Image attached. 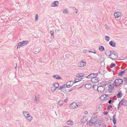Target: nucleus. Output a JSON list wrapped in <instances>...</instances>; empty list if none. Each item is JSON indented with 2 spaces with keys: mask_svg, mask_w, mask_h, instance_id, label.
<instances>
[{
  "mask_svg": "<svg viewBox=\"0 0 127 127\" xmlns=\"http://www.w3.org/2000/svg\"><path fill=\"white\" fill-rule=\"evenodd\" d=\"M123 83V80L121 79H116L113 83H111L112 86L111 87L118 86L121 84Z\"/></svg>",
  "mask_w": 127,
  "mask_h": 127,
  "instance_id": "obj_1",
  "label": "nucleus"
},
{
  "mask_svg": "<svg viewBox=\"0 0 127 127\" xmlns=\"http://www.w3.org/2000/svg\"><path fill=\"white\" fill-rule=\"evenodd\" d=\"M101 84L102 85L99 87H104L103 86H104L105 87H112L111 86V83L108 82L104 81L102 82L101 83Z\"/></svg>",
  "mask_w": 127,
  "mask_h": 127,
  "instance_id": "obj_2",
  "label": "nucleus"
},
{
  "mask_svg": "<svg viewBox=\"0 0 127 127\" xmlns=\"http://www.w3.org/2000/svg\"><path fill=\"white\" fill-rule=\"evenodd\" d=\"M103 120H100L98 121L95 122V127H99L101 124L103 123Z\"/></svg>",
  "mask_w": 127,
  "mask_h": 127,
  "instance_id": "obj_3",
  "label": "nucleus"
},
{
  "mask_svg": "<svg viewBox=\"0 0 127 127\" xmlns=\"http://www.w3.org/2000/svg\"><path fill=\"white\" fill-rule=\"evenodd\" d=\"M92 82L94 83H96L98 81V78L96 77V74L95 75L94 77L91 79Z\"/></svg>",
  "mask_w": 127,
  "mask_h": 127,
  "instance_id": "obj_4",
  "label": "nucleus"
},
{
  "mask_svg": "<svg viewBox=\"0 0 127 127\" xmlns=\"http://www.w3.org/2000/svg\"><path fill=\"white\" fill-rule=\"evenodd\" d=\"M74 83V82L72 81L67 82L66 84V87H70L72 86Z\"/></svg>",
  "mask_w": 127,
  "mask_h": 127,
  "instance_id": "obj_5",
  "label": "nucleus"
},
{
  "mask_svg": "<svg viewBox=\"0 0 127 127\" xmlns=\"http://www.w3.org/2000/svg\"><path fill=\"white\" fill-rule=\"evenodd\" d=\"M59 4V2L58 1H56L52 3L51 4V6L53 7H57Z\"/></svg>",
  "mask_w": 127,
  "mask_h": 127,
  "instance_id": "obj_6",
  "label": "nucleus"
},
{
  "mask_svg": "<svg viewBox=\"0 0 127 127\" xmlns=\"http://www.w3.org/2000/svg\"><path fill=\"white\" fill-rule=\"evenodd\" d=\"M122 14L121 12H116L114 13V15L115 18H118Z\"/></svg>",
  "mask_w": 127,
  "mask_h": 127,
  "instance_id": "obj_7",
  "label": "nucleus"
},
{
  "mask_svg": "<svg viewBox=\"0 0 127 127\" xmlns=\"http://www.w3.org/2000/svg\"><path fill=\"white\" fill-rule=\"evenodd\" d=\"M76 103L75 102H73L71 103L69 106L70 108L71 109H74L77 107L76 105Z\"/></svg>",
  "mask_w": 127,
  "mask_h": 127,
  "instance_id": "obj_8",
  "label": "nucleus"
},
{
  "mask_svg": "<svg viewBox=\"0 0 127 127\" xmlns=\"http://www.w3.org/2000/svg\"><path fill=\"white\" fill-rule=\"evenodd\" d=\"M86 64V63L81 61V62H79L78 64V66L79 67H82L84 66Z\"/></svg>",
  "mask_w": 127,
  "mask_h": 127,
  "instance_id": "obj_9",
  "label": "nucleus"
},
{
  "mask_svg": "<svg viewBox=\"0 0 127 127\" xmlns=\"http://www.w3.org/2000/svg\"><path fill=\"white\" fill-rule=\"evenodd\" d=\"M95 121H89L86 123V124L88 125L90 127H92L95 124Z\"/></svg>",
  "mask_w": 127,
  "mask_h": 127,
  "instance_id": "obj_10",
  "label": "nucleus"
},
{
  "mask_svg": "<svg viewBox=\"0 0 127 127\" xmlns=\"http://www.w3.org/2000/svg\"><path fill=\"white\" fill-rule=\"evenodd\" d=\"M120 102L121 103V105L127 106V100L124 101L123 99H122L121 100Z\"/></svg>",
  "mask_w": 127,
  "mask_h": 127,
  "instance_id": "obj_11",
  "label": "nucleus"
},
{
  "mask_svg": "<svg viewBox=\"0 0 127 127\" xmlns=\"http://www.w3.org/2000/svg\"><path fill=\"white\" fill-rule=\"evenodd\" d=\"M127 72V69H126L124 70H123V71H121L119 72L118 73V76H122L123 74L125 73H126Z\"/></svg>",
  "mask_w": 127,
  "mask_h": 127,
  "instance_id": "obj_12",
  "label": "nucleus"
},
{
  "mask_svg": "<svg viewBox=\"0 0 127 127\" xmlns=\"http://www.w3.org/2000/svg\"><path fill=\"white\" fill-rule=\"evenodd\" d=\"M109 44L111 46L114 47L116 46V43L114 41H111L109 42Z\"/></svg>",
  "mask_w": 127,
  "mask_h": 127,
  "instance_id": "obj_13",
  "label": "nucleus"
},
{
  "mask_svg": "<svg viewBox=\"0 0 127 127\" xmlns=\"http://www.w3.org/2000/svg\"><path fill=\"white\" fill-rule=\"evenodd\" d=\"M88 120V118L86 116H84L82 118L81 120V122L82 123H84L86 122Z\"/></svg>",
  "mask_w": 127,
  "mask_h": 127,
  "instance_id": "obj_14",
  "label": "nucleus"
},
{
  "mask_svg": "<svg viewBox=\"0 0 127 127\" xmlns=\"http://www.w3.org/2000/svg\"><path fill=\"white\" fill-rule=\"evenodd\" d=\"M96 74H95L92 73L89 74V75L86 76V77L89 79L91 78L92 79L95 76V75Z\"/></svg>",
  "mask_w": 127,
  "mask_h": 127,
  "instance_id": "obj_15",
  "label": "nucleus"
},
{
  "mask_svg": "<svg viewBox=\"0 0 127 127\" xmlns=\"http://www.w3.org/2000/svg\"><path fill=\"white\" fill-rule=\"evenodd\" d=\"M122 94L121 93V91H118V93L117 94V96L118 98H119L122 96Z\"/></svg>",
  "mask_w": 127,
  "mask_h": 127,
  "instance_id": "obj_16",
  "label": "nucleus"
},
{
  "mask_svg": "<svg viewBox=\"0 0 127 127\" xmlns=\"http://www.w3.org/2000/svg\"><path fill=\"white\" fill-rule=\"evenodd\" d=\"M26 119L29 122L31 121L32 118V117L31 115L25 116Z\"/></svg>",
  "mask_w": 127,
  "mask_h": 127,
  "instance_id": "obj_17",
  "label": "nucleus"
},
{
  "mask_svg": "<svg viewBox=\"0 0 127 127\" xmlns=\"http://www.w3.org/2000/svg\"><path fill=\"white\" fill-rule=\"evenodd\" d=\"M113 122L114 125H115L116 123V115L114 114L113 115L112 118Z\"/></svg>",
  "mask_w": 127,
  "mask_h": 127,
  "instance_id": "obj_18",
  "label": "nucleus"
},
{
  "mask_svg": "<svg viewBox=\"0 0 127 127\" xmlns=\"http://www.w3.org/2000/svg\"><path fill=\"white\" fill-rule=\"evenodd\" d=\"M52 77L57 79H59L61 78V77L57 75H53Z\"/></svg>",
  "mask_w": 127,
  "mask_h": 127,
  "instance_id": "obj_19",
  "label": "nucleus"
},
{
  "mask_svg": "<svg viewBox=\"0 0 127 127\" xmlns=\"http://www.w3.org/2000/svg\"><path fill=\"white\" fill-rule=\"evenodd\" d=\"M21 42L22 44V46H23L29 43V42L28 41H23L22 42Z\"/></svg>",
  "mask_w": 127,
  "mask_h": 127,
  "instance_id": "obj_20",
  "label": "nucleus"
},
{
  "mask_svg": "<svg viewBox=\"0 0 127 127\" xmlns=\"http://www.w3.org/2000/svg\"><path fill=\"white\" fill-rule=\"evenodd\" d=\"M115 56L114 57V58H112L111 57H110L109 58L113 60H114L115 59H116L118 57V54L116 52V53H115L114 54Z\"/></svg>",
  "mask_w": 127,
  "mask_h": 127,
  "instance_id": "obj_21",
  "label": "nucleus"
},
{
  "mask_svg": "<svg viewBox=\"0 0 127 127\" xmlns=\"http://www.w3.org/2000/svg\"><path fill=\"white\" fill-rule=\"evenodd\" d=\"M105 88H99L98 90V92L100 93H102L104 91V90L105 89Z\"/></svg>",
  "mask_w": 127,
  "mask_h": 127,
  "instance_id": "obj_22",
  "label": "nucleus"
},
{
  "mask_svg": "<svg viewBox=\"0 0 127 127\" xmlns=\"http://www.w3.org/2000/svg\"><path fill=\"white\" fill-rule=\"evenodd\" d=\"M114 89H115V88H108V89L105 88V89L106 90H107L109 93H110L111 92L112 90Z\"/></svg>",
  "mask_w": 127,
  "mask_h": 127,
  "instance_id": "obj_23",
  "label": "nucleus"
},
{
  "mask_svg": "<svg viewBox=\"0 0 127 127\" xmlns=\"http://www.w3.org/2000/svg\"><path fill=\"white\" fill-rule=\"evenodd\" d=\"M67 124L68 125H73V122L71 120H69L67 122Z\"/></svg>",
  "mask_w": 127,
  "mask_h": 127,
  "instance_id": "obj_24",
  "label": "nucleus"
},
{
  "mask_svg": "<svg viewBox=\"0 0 127 127\" xmlns=\"http://www.w3.org/2000/svg\"><path fill=\"white\" fill-rule=\"evenodd\" d=\"M58 90H61V91L66 92V88H58Z\"/></svg>",
  "mask_w": 127,
  "mask_h": 127,
  "instance_id": "obj_25",
  "label": "nucleus"
},
{
  "mask_svg": "<svg viewBox=\"0 0 127 127\" xmlns=\"http://www.w3.org/2000/svg\"><path fill=\"white\" fill-rule=\"evenodd\" d=\"M99 49L101 51H102L104 50L105 49L102 46H100L99 47Z\"/></svg>",
  "mask_w": 127,
  "mask_h": 127,
  "instance_id": "obj_26",
  "label": "nucleus"
},
{
  "mask_svg": "<svg viewBox=\"0 0 127 127\" xmlns=\"http://www.w3.org/2000/svg\"><path fill=\"white\" fill-rule=\"evenodd\" d=\"M82 79V78H81L80 79L76 78L74 80V83L78 82L81 80Z\"/></svg>",
  "mask_w": 127,
  "mask_h": 127,
  "instance_id": "obj_27",
  "label": "nucleus"
},
{
  "mask_svg": "<svg viewBox=\"0 0 127 127\" xmlns=\"http://www.w3.org/2000/svg\"><path fill=\"white\" fill-rule=\"evenodd\" d=\"M91 87L92 85L89 83L86 84L84 86L85 87Z\"/></svg>",
  "mask_w": 127,
  "mask_h": 127,
  "instance_id": "obj_28",
  "label": "nucleus"
},
{
  "mask_svg": "<svg viewBox=\"0 0 127 127\" xmlns=\"http://www.w3.org/2000/svg\"><path fill=\"white\" fill-rule=\"evenodd\" d=\"M50 33L51 34V37L52 38H54V30H53V31H51Z\"/></svg>",
  "mask_w": 127,
  "mask_h": 127,
  "instance_id": "obj_29",
  "label": "nucleus"
},
{
  "mask_svg": "<svg viewBox=\"0 0 127 127\" xmlns=\"http://www.w3.org/2000/svg\"><path fill=\"white\" fill-rule=\"evenodd\" d=\"M53 86L54 87H59V85L57 83H55L53 85Z\"/></svg>",
  "mask_w": 127,
  "mask_h": 127,
  "instance_id": "obj_30",
  "label": "nucleus"
},
{
  "mask_svg": "<svg viewBox=\"0 0 127 127\" xmlns=\"http://www.w3.org/2000/svg\"><path fill=\"white\" fill-rule=\"evenodd\" d=\"M110 99L111 100H109L108 101V102L109 104H111L114 102V99L113 98H110Z\"/></svg>",
  "mask_w": 127,
  "mask_h": 127,
  "instance_id": "obj_31",
  "label": "nucleus"
},
{
  "mask_svg": "<svg viewBox=\"0 0 127 127\" xmlns=\"http://www.w3.org/2000/svg\"><path fill=\"white\" fill-rule=\"evenodd\" d=\"M63 100H60L58 101V104L59 105L61 106L63 104Z\"/></svg>",
  "mask_w": 127,
  "mask_h": 127,
  "instance_id": "obj_32",
  "label": "nucleus"
},
{
  "mask_svg": "<svg viewBox=\"0 0 127 127\" xmlns=\"http://www.w3.org/2000/svg\"><path fill=\"white\" fill-rule=\"evenodd\" d=\"M22 45V44H21V42H19L18 43V45L17 47V49H18V48H20L21 47L23 46Z\"/></svg>",
  "mask_w": 127,
  "mask_h": 127,
  "instance_id": "obj_33",
  "label": "nucleus"
},
{
  "mask_svg": "<svg viewBox=\"0 0 127 127\" xmlns=\"http://www.w3.org/2000/svg\"><path fill=\"white\" fill-rule=\"evenodd\" d=\"M110 54H109V56H110L112 54H114L115 53H116V52L114 51H110Z\"/></svg>",
  "mask_w": 127,
  "mask_h": 127,
  "instance_id": "obj_34",
  "label": "nucleus"
},
{
  "mask_svg": "<svg viewBox=\"0 0 127 127\" xmlns=\"http://www.w3.org/2000/svg\"><path fill=\"white\" fill-rule=\"evenodd\" d=\"M105 39L107 41H108L110 39V37H109L107 36H106L105 37Z\"/></svg>",
  "mask_w": 127,
  "mask_h": 127,
  "instance_id": "obj_35",
  "label": "nucleus"
},
{
  "mask_svg": "<svg viewBox=\"0 0 127 127\" xmlns=\"http://www.w3.org/2000/svg\"><path fill=\"white\" fill-rule=\"evenodd\" d=\"M109 53H110V51H105V53L106 55L108 56L109 57H110V56H109Z\"/></svg>",
  "mask_w": 127,
  "mask_h": 127,
  "instance_id": "obj_36",
  "label": "nucleus"
},
{
  "mask_svg": "<svg viewBox=\"0 0 127 127\" xmlns=\"http://www.w3.org/2000/svg\"><path fill=\"white\" fill-rule=\"evenodd\" d=\"M116 66V64H115L113 63H112L110 65V67L111 68H112L113 67H115Z\"/></svg>",
  "mask_w": 127,
  "mask_h": 127,
  "instance_id": "obj_37",
  "label": "nucleus"
},
{
  "mask_svg": "<svg viewBox=\"0 0 127 127\" xmlns=\"http://www.w3.org/2000/svg\"><path fill=\"white\" fill-rule=\"evenodd\" d=\"M97 117V116L95 115H94L92 116L91 117V119H92V120H94V119L95 118H96Z\"/></svg>",
  "mask_w": 127,
  "mask_h": 127,
  "instance_id": "obj_38",
  "label": "nucleus"
},
{
  "mask_svg": "<svg viewBox=\"0 0 127 127\" xmlns=\"http://www.w3.org/2000/svg\"><path fill=\"white\" fill-rule=\"evenodd\" d=\"M68 11L67 9H65L63 11V13H64L67 14L68 13Z\"/></svg>",
  "mask_w": 127,
  "mask_h": 127,
  "instance_id": "obj_39",
  "label": "nucleus"
},
{
  "mask_svg": "<svg viewBox=\"0 0 127 127\" xmlns=\"http://www.w3.org/2000/svg\"><path fill=\"white\" fill-rule=\"evenodd\" d=\"M112 106L111 105H109L107 106V109L108 110H110V108H112Z\"/></svg>",
  "mask_w": 127,
  "mask_h": 127,
  "instance_id": "obj_40",
  "label": "nucleus"
},
{
  "mask_svg": "<svg viewBox=\"0 0 127 127\" xmlns=\"http://www.w3.org/2000/svg\"><path fill=\"white\" fill-rule=\"evenodd\" d=\"M104 97V95H102L99 98L101 100H104V99H103Z\"/></svg>",
  "mask_w": 127,
  "mask_h": 127,
  "instance_id": "obj_41",
  "label": "nucleus"
},
{
  "mask_svg": "<svg viewBox=\"0 0 127 127\" xmlns=\"http://www.w3.org/2000/svg\"><path fill=\"white\" fill-rule=\"evenodd\" d=\"M58 88H51V90L52 92H54L55 90Z\"/></svg>",
  "mask_w": 127,
  "mask_h": 127,
  "instance_id": "obj_42",
  "label": "nucleus"
},
{
  "mask_svg": "<svg viewBox=\"0 0 127 127\" xmlns=\"http://www.w3.org/2000/svg\"><path fill=\"white\" fill-rule=\"evenodd\" d=\"M38 16L37 14H36L35 16V21H37L38 20Z\"/></svg>",
  "mask_w": 127,
  "mask_h": 127,
  "instance_id": "obj_43",
  "label": "nucleus"
},
{
  "mask_svg": "<svg viewBox=\"0 0 127 127\" xmlns=\"http://www.w3.org/2000/svg\"><path fill=\"white\" fill-rule=\"evenodd\" d=\"M103 113L104 115H106L108 114V112L107 111H104L103 112Z\"/></svg>",
  "mask_w": 127,
  "mask_h": 127,
  "instance_id": "obj_44",
  "label": "nucleus"
},
{
  "mask_svg": "<svg viewBox=\"0 0 127 127\" xmlns=\"http://www.w3.org/2000/svg\"><path fill=\"white\" fill-rule=\"evenodd\" d=\"M121 103L120 102V101L119 102V104L118 105V108H117L118 110H119V109L120 107H121V106L120 105Z\"/></svg>",
  "mask_w": 127,
  "mask_h": 127,
  "instance_id": "obj_45",
  "label": "nucleus"
},
{
  "mask_svg": "<svg viewBox=\"0 0 127 127\" xmlns=\"http://www.w3.org/2000/svg\"><path fill=\"white\" fill-rule=\"evenodd\" d=\"M124 81L127 84V78H126L125 77H124Z\"/></svg>",
  "mask_w": 127,
  "mask_h": 127,
  "instance_id": "obj_46",
  "label": "nucleus"
},
{
  "mask_svg": "<svg viewBox=\"0 0 127 127\" xmlns=\"http://www.w3.org/2000/svg\"><path fill=\"white\" fill-rule=\"evenodd\" d=\"M109 97H104L103 99L105 100H107L109 99Z\"/></svg>",
  "mask_w": 127,
  "mask_h": 127,
  "instance_id": "obj_47",
  "label": "nucleus"
},
{
  "mask_svg": "<svg viewBox=\"0 0 127 127\" xmlns=\"http://www.w3.org/2000/svg\"><path fill=\"white\" fill-rule=\"evenodd\" d=\"M77 105H76V107H78L80 106L81 105V103H80L78 102L77 103H76Z\"/></svg>",
  "mask_w": 127,
  "mask_h": 127,
  "instance_id": "obj_48",
  "label": "nucleus"
},
{
  "mask_svg": "<svg viewBox=\"0 0 127 127\" xmlns=\"http://www.w3.org/2000/svg\"><path fill=\"white\" fill-rule=\"evenodd\" d=\"M35 99L36 101H38L39 100L38 97L35 96Z\"/></svg>",
  "mask_w": 127,
  "mask_h": 127,
  "instance_id": "obj_49",
  "label": "nucleus"
},
{
  "mask_svg": "<svg viewBox=\"0 0 127 127\" xmlns=\"http://www.w3.org/2000/svg\"><path fill=\"white\" fill-rule=\"evenodd\" d=\"M76 76L77 77H81V76L80 74V73L79 74H77Z\"/></svg>",
  "mask_w": 127,
  "mask_h": 127,
  "instance_id": "obj_50",
  "label": "nucleus"
},
{
  "mask_svg": "<svg viewBox=\"0 0 127 127\" xmlns=\"http://www.w3.org/2000/svg\"><path fill=\"white\" fill-rule=\"evenodd\" d=\"M66 84H64L60 87H66Z\"/></svg>",
  "mask_w": 127,
  "mask_h": 127,
  "instance_id": "obj_51",
  "label": "nucleus"
},
{
  "mask_svg": "<svg viewBox=\"0 0 127 127\" xmlns=\"http://www.w3.org/2000/svg\"><path fill=\"white\" fill-rule=\"evenodd\" d=\"M73 9H75V13H77V9H76V8H75L74 7H72Z\"/></svg>",
  "mask_w": 127,
  "mask_h": 127,
  "instance_id": "obj_52",
  "label": "nucleus"
},
{
  "mask_svg": "<svg viewBox=\"0 0 127 127\" xmlns=\"http://www.w3.org/2000/svg\"><path fill=\"white\" fill-rule=\"evenodd\" d=\"M23 113L24 114V116H26L25 115V114H26L27 113H28V112L26 111H23Z\"/></svg>",
  "mask_w": 127,
  "mask_h": 127,
  "instance_id": "obj_53",
  "label": "nucleus"
},
{
  "mask_svg": "<svg viewBox=\"0 0 127 127\" xmlns=\"http://www.w3.org/2000/svg\"><path fill=\"white\" fill-rule=\"evenodd\" d=\"M104 95V96L106 97H109V95L108 94H105V95Z\"/></svg>",
  "mask_w": 127,
  "mask_h": 127,
  "instance_id": "obj_54",
  "label": "nucleus"
},
{
  "mask_svg": "<svg viewBox=\"0 0 127 127\" xmlns=\"http://www.w3.org/2000/svg\"><path fill=\"white\" fill-rule=\"evenodd\" d=\"M80 74L81 77H83L84 75V74L82 73H80Z\"/></svg>",
  "mask_w": 127,
  "mask_h": 127,
  "instance_id": "obj_55",
  "label": "nucleus"
},
{
  "mask_svg": "<svg viewBox=\"0 0 127 127\" xmlns=\"http://www.w3.org/2000/svg\"><path fill=\"white\" fill-rule=\"evenodd\" d=\"M94 90H97L98 91V90L99 89V88H93Z\"/></svg>",
  "mask_w": 127,
  "mask_h": 127,
  "instance_id": "obj_56",
  "label": "nucleus"
},
{
  "mask_svg": "<svg viewBox=\"0 0 127 127\" xmlns=\"http://www.w3.org/2000/svg\"><path fill=\"white\" fill-rule=\"evenodd\" d=\"M105 26V28L107 30L108 29H109V28L108 26L106 25Z\"/></svg>",
  "mask_w": 127,
  "mask_h": 127,
  "instance_id": "obj_57",
  "label": "nucleus"
},
{
  "mask_svg": "<svg viewBox=\"0 0 127 127\" xmlns=\"http://www.w3.org/2000/svg\"><path fill=\"white\" fill-rule=\"evenodd\" d=\"M84 113L85 114H88V112L87 111H84Z\"/></svg>",
  "mask_w": 127,
  "mask_h": 127,
  "instance_id": "obj_58",
  "label": "nucleus"
},
{
  "mask_svg": "<svg viewBox=\"0 0 127 127\" xmlns=\"http://www.w3.org/2000/svg\"><path fill=\"white\" fill-rule=\"evenodd\" d=\"M67 98L66 99H64V102H65V103H66V102H67Z\"/></svg>",
  "mask_w": 127,
  "mask_h": 127,
  "instance_id": "obj_59",
  "label": "nucleus"
},
{
  "mask_svg": "<svg viewBox=\"0 0 127 127\" xmlns=\"http://www.w3.org/2000/svg\"><path fill=\"white\" fill-rule=\"evenodd\" d=\"M89 52H91L93 53H95V54L96 53V52L95 51H94V52H92V51H89Z\"/></svg>",
  "mask_w": 127,
  "mask_h": 127,
  "instance_id": "obj_60",
  "label": "nucleus"
},
{
  "mask_svg": "<svg viewBox=\"0 0 127 127\" xmlns=\"http://www.w3.org/2000/svg\"><path fill=\"white\" fill-rule=\"evenodd\" d=\"M74 89V88H72L70 90H69L68 91H69V92H70L71 91H72V90H73V89Z\"/></svg>",
  "mask_w": 127,
  "mask_h": 127,
  "instance_id": "obj_61",
  "label": "nucleus"
},
{
  "mask_svg": "<svg viewBox=\"0 0 127 127\" xmlns=\"http://www.w3.org/2000/svg\"><path fill=\"white\" fill-rule=\"evenodd\" d=\"M106 125L105 124H104L103 125V127H106Z\"/></svg>",
  "mask_w": 127,
  "mask_h": 127,
  "instance_id": "obj_62",
  "label": "nucleus"
},
{
  "mask_svg": "<svg viewBox=\"0 0 127 127\" xmlns=\"http://www.w3.org/2000/svg\"><path fill=\"white\" fill-rule=\"evenodd\" d=\"M89 121H94V120H92V119H91Z\"/></svg>",
  "mask_w": 127,
  "mask_h": 127,
  "instance_id": "obj_63",
  "label": "nucleus"
},
{
  "mask_svg": "<svg viewBox=\"0 0 127 127\" xmlns=\"http://www.w3.org/2000/svg\"><path fill=\"white\" fill-rule=\"evenodd\" d=\"M83 86V85H81V86H80H80H79V87H81H81H82Z\"/></svg>",
  "mask_w": 127,
  "mask_h": 127,
  "instance_id": "obj_64",
  "label": "nucleus"
}]
</instances>
